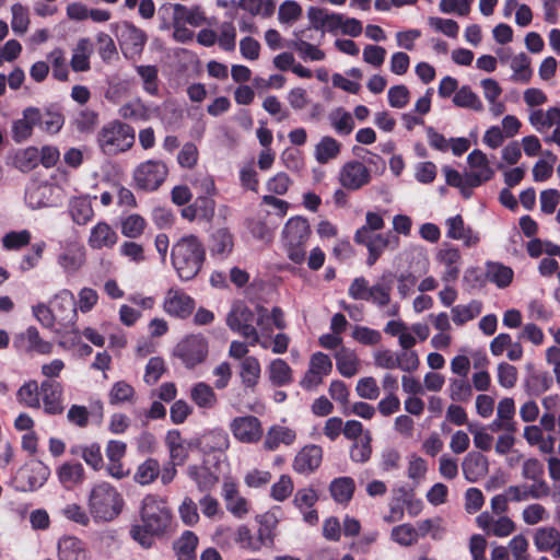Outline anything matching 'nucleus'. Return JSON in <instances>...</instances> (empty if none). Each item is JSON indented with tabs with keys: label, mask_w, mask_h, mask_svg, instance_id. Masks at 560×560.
Segmentation results:
<instances>
[{
	"label": "nucleus",
	"mask_w": 560,
	"mask_h": 560,
	"mask_svg": "<svg viewBox=\"0 0 560 560\" xmlns=\"http://www.w3.org/2000/svg\"><path fill=\"white\" fill-rule=\"evenodd\" d=\"M171 521L166 502L155 495H147L142 500L140 523L131 526L130 536L143 548H150L154 539L167 530Z\"/></svg>",
	"instance_id": "1"
},
{
	"label": "nucleus",
	"mask_w": 560,
	"mask_h": 560,
	"mask_svg": "<svg viewBox=\"0 0 560 560\" xmlns=\"http://www.w3.org/2000/svg\"><path fill=\"white\" fill-rule=\"evenodd\" d=\"M206 249L200 240L185 235L176 241L171 249V262L178 278L183 281L194 279L202 268Z\"/></svg>",
	"instance_id": "2"
},
{
	"label": "nucleus",
	"mask_w": 560,
	"mask_h": 560,
	"mask_svg": "<svg viewBox=\"0 0 560 560\" xmlns=\"http://www.w3.org/2000/svg\"><path fill=\"white\" fill-rule=\"evenodd\" d=\"M124 498L112 483L101 481L93 485L88 493V511L95 523L114 521L122 511Z\"/></svg>",
	"instance_id": "3"
},
{
	"label": "nucleus",
	"mask_w": 560,
	"mask_h": 560,
	"mask_svg": "<svg viewBox=\"0 0 560 560\" xmlns=\"http://www.w3.org/2000/svg\"><path fill=\"white\" fill-rule=\"evenodd\" d=\"M71 188L70 176L57 171L48 182H33L25 192V201L32 209L56 207L62 202Z\"/></svg>",
	"instance_id": "4"
},
{
	"label": "nucleus",
	"mask_w": 560,
	"mask_h": 560,
	"mask_svg": "<svg viewBox=\"0 0 560 560\" xmlns=\"http://www.w3.org/2000/svg\"><path fill=\"white\" fill-rule=\"evenodd\" d=\"M135 129L118 119L105 124L97 133V144L101 151L109 156L130 150L135 144Z\"/></svg>",
	"instance_id": "5"
},
{
	"label": "nucleus",
	"mask_w": 560,
	"mask_h": 560,
	"mask_svg": "<svg viewBox=\"0 0 560 560\" xmlns=\"http://www.w3.org/2000/svg\"><path fill=\"white\" fill-rule=\"evenodd\" d=\"M256 308L250 310L244 302H235L226 316L229 328L248 340L249 346L259 345L264 349L269 348L267 339H260L258 329L254 326Z\"/></svg>",
	"instance_id": "6"
},
{
	"label": "nucleus",
	"mask_w": 560,
	"mask_h": 560,
	"mask_svg": "<svg viewBox=\"0 0 560 560\" xmlns=\"http://www.w3.org/2000/svg\"><path fill=\"white\" fill-rule=\"evenodd\" d=\"M311 235L308 221L303 217L288 220L282 231L283 245L288 257L295 264L305 259V244Z\"/></svg>",
	"instance_id": "7"
},
{
	"label": "nucleus",
	"mask_w": 560,
	"mask_h": 560,
	"mask_svg": "<svg viewBox=\"0 0 560 560\" xmlns=\"http://www.w3.org/2000/svg\"><path fill=\"white\" fill-rule=\"evenodd\" d=\"M168 167L161 160H147L136 166L132 179L137 188L144 191H154L165 182Z\"/></svg>",
	"instance_id": "8"
},
{
	"label": "nucleus",
	"mask_w": 560,
	"mask_h": 560,
	"mask_svg": "<svg viewBox=\"0 0 560 560\" xmlns=\"http://www.w3.org/2000/svg\"><path fill=\"white\" fill-rule=\"evenodd\" d=\"M354 241L368 248L369 256L366 258V264L369 266H373L385 249L389 248L395 250L399 246L398 236L390 232L368 234L364 229L357 230Z\"/></svg>",
	"instance_id": "9"
},
{
	"label": "nucleus",
	"mask_w": 560,
	"mask_h": 560,
	"mask_svg": "<svg viewBox=\"0 0 560 560\" xmlns=\"http://www.w3.org/2000/svg\"><path fill=\"white\" fill-rule=\"evenodd\" d=\"M174 355L178 358L186 368L192 369L207 359L208 340L200 334L189 335L177 343L174 349Z\"/></svg>",
	"instance_id": "10"
},
{
	"label": "nucleus",
	"mask_w": 560,
	"mask_h": 560,
	"mask_svg": "<svg viewBox=\"0 0 560 560\" xmlns=\"http://www.w3.org/2000/svg\"><path fill=\"white\" fill-rule=\"evenodd\" d=\"M50 476V469L42 462H35L20 468L14 477L15 488L22 492L42 488Z\"/></svg>",
	"instance_id": "11"
},
{
	"label": "nucleus",
	"mask_w": 560,
	"mask_h": 560,
	"mask_svg": "<svg viewBox=\"0 0 560 560\" xmlns=\"http://www.w3.org/2000/svg\"><path fill=\"white\" fill-rule=\"evenodd\" d=\"M229 429L233 438L244 444H256L264 436L261 421L250 415L233 418Z\"/></svg>",
	"instance_id": "12"
},
{
	"label": "nucleus",
	"mask_w": 560,
	"mask_h": 560,
	"mask_svg": "<svg viewBox=\"0 0 560 560\" xmlns=\"http://www.w3.org/2000/svg\"><path fill=\"white\" fill-rule=\"evenodd\" d=\"M434 259L439 266L443 267L441 280L444 283L455 282L460 272V250L453 244L444 243L435 253Z\"/></svg>",
	"instance_id": "13"
},
{
	"label": "nucleus",
	"mask_w": 560,
	"mask_h": 560,
	"mask_svg": "<svg viewBox=\"0 0 560 560\" xmlns=\"http://www.w3.org/2000/svg\"><path fill=\"white\" fill-rule=\"evenodd\" d=\"M368 302L380 310L387 308V316H397L400 311L398 303L392 302V277L390 273H384L371 285Z\"/></svg>",
	"instance_id": "14"
},
{
	"label": "nucleus",
	"mask_w": 560,
	"mask_h": 560,
	"mask_svg": "<svg viewBox=\"0 0 560 560\" xmlns=\"http://www.w3.org/2000/svg\"><path fill=\"white\" fill-rule=\"evenodd\" d=\"M467 182L469 187H478L494 176V170L486 153L481 150H472L467 156Z\"/></svg>",
	"instance_id": "15"
},
{
	"label": "nucleus",
	"mask_w": 560,
	"mask_h": 560,
	"mask_svg": "<svg viewBox=\"0 0 560 560\" xmlns=\"http://www.w3.org/2000/svg\"><path fill=\"white\" fill-rule=\"evenodd\" d=\"M331 370L332 362L330 358L324 352H315L310 359L308 369L300 384L304 389H315L323 383L324 377L331 373Z\"/></svg>",
	"instance_id": "16"
},
{
	"label": "nucleus",
	"mask_w": 560,
	"mask_h": 560,
	"mask_svg": "<svg viewBox=\"0 0 560 560\" xmlns=\"http://www.w3.org/2000/svg\"><path fill=\"white\" fill-rule=\"evenodd\" d=\"M371 180L370 170L360 161L345 163L338 173V182L342 188L358 190Z\"/></svg>",
	"instance_id": "17"
},
{
	"label": "nucleus",
	"mask_w": 560,
	"mask_h": 560,
	"mask_svg": "<svg viewBox=\"0 0 560 560\" xmlns=\"http://www.w3.org/2000/svg\"><path fill=\"white\" fill-rule=\"evenodd\" d=\"M195 308V300L184 290L171 288L165 293L163 310L166 314L177 318H187Z\"/></svg>",
	"instance_id": "18"
},
{
	"label": "nucleus",
	"mask_w": 560,
	"mask_h": 560,
	"mask_svg": "<svg viewBox=\"0 0 560 560\" xmlns=\"http://www.w3.org/2000/svg\"><path fill=\"white\" fill-rule=\"evenodd\" d=\"M56 320L63 326L74 324L77 319V303L70 290L62 289L50 300Z\"/></svg>",
	"instance_id": "19"
},
{
	"label": "nucleus",
	"mask_w": 560,
	"mask_h": 560,
	"mask_svg": "<svg viewBox=\"0 0 560 560\" xmlns=\"http://www.w3.org/2000/svg\"><path fill=\"white\" fill-rule=\"evenodd\" d=\"M476 524L487 535L500 538L510 536L516 528L514 521L509 516L500 515L495 517L487 511L476 517Z\"/></svg>",
	"instance_id": "20"
},
{
	"label": "nucleus",
	"mask_w": 560,
	"mask_h": 560,
	"mask_svg": "<svg viewBox=\"0 0 560 560\" xmlns=\"http://www.w3.org/2000/svg\"><path fill=\"white\" fill-rule=\"evenodd\" d=\"M44 412L50 416L61 415L65 410L63 388L60 383L44 381L40 384V405Z\"/></svg>",
	"instance_id": "21"
},
{
	"label": "nucleus",
	"mask_w": 560,
	"mask_h": 560,
	"mask_svg": "<svg viewBox=\"0 0 560 560\" xmlns=\"http://www.w3.org/2000/svg\"><path fill=\"white\" fill-rule=\"evenodd\" d=\"M85 256L83 246L70 242L62 247L57 257V262L65 273L72 276L83 267Z\"/></svg>",
	"instance_id": "22"
},
{
	"label": "nucleus",
	"mask_w": 560,
	"mask_h": 560,
	"mask_svg": "<svg viewBox=\"0 0 560 560\" xmlns=\"http://www.w3.org/2000/svg\"><path fill=\"white\" fill-rule=\"evenodd\" d=\"M259 330L260 339H267L272 334V325L277 329L285 328V320L283 312L280 307H273L271 312H269L266 307L261 305L256 306V320Z\"/></svg>",
	"instance_id": "23"
},
{
	"label": "nucleus",
	"mask_w": 560,
	"mask_h": 560,
	"mask_svg": "<svg viewBox=\"0 0 560 560\" xmlns=\"http://www.w3.org/2000/svg\"><path fill=\"white\" fill-rule=\"evenodd\" d=\"M118 242V233L105 221H100L90 230L88 245L93 250L112 249Z\"/></svg>",
	"instance_id": "24"
},
{
	"label": "nucleus",
	"mask_w": 560,
	"mask_h": 560,
	"mask_svg": "<svg viewBox=\"0 0 560 560\" xmlns=\"http://www.w3.org/2000/svg\"><path fill=\"white\" fill-rule=\"evenodd\" d=\"M58 560H89L85 542L77 536L65 535L57 541Z\"/></svg>",
	"instance_id": "25"
},
{
	"label": "nucleus",
	"mask_w": 560,
	"mask_h": 560,
	"mask_svg": "<svg viewBox=\"0 0 560 560\" xmlns=\"http://www.w3.org/2000/svg\"><path fill=\"white\" fill-rule=\"evenodd\" d=\"M446 236L454 241H462L466 247H472L480 241V236L470 226H466L462 215L456 214L445 220Z\"/></svg>",
	"instance_id": "26"
},
{
	"label": "nucleus",
	"mask_w": 560,
	"mask_h": 560,
	"mask_svg": "<svg viewBox=\"0 0 560 560\" xmlns=\"http://www.w3.org/2000/svg\"><path fill=\"white\" fill-rule=\"evenodd\" d=\"M323 450L318 445H306L295 455L293 468L299 474L308 475L322 464Z\"/></svg>",
	"instance_id": "27"
},
{
	"label": "nucleus",
	"mask_w": 560,
	"mask_h": 560,
	"mask_svg": "<svg viewBox=\"0 0 560 560\" xmlns=\"http://www.w3.org/2000/svg\"><path fill=\"white\" fill-rule=\"evenodd\" d=\"M506 490L512 502L539 500L550 494V487L546 481L532 485L510 486Z\"/></svg>",
	"instance_id": "28"
},
{
	"label": "nucleus",
	"mask_w": 560,
	"mask_h": 560,
	"mask_svg": "<svg viewBox=\"0 0 560 560\" xmlns=\"http://www.w3.org/2000/svg\"><path fill=\"white\" fill-rule=\"evenodd\" d=\"M462 470L467 481L477 482L485 478L489 471L488 459L480 453L470 452L463 459Z\"/></svg>",
	"instance_id": "29"
},
{
	"label": "nucleus",
	"mask_w": 560,
	"mask_h": 560,
	"mask_svg": "<svg viewBox=\"0 0 560 560\" xmlns=\"http://www.w3.org/2000/svg\"><path fill=\"white\" fill-rule=\"evenodd\" d=\"M317 500L318 495L312 488L300 489L294 494L293 504L303 514V520L311 525L318 522L317 511L313 509Z\"/></svg>",
	"instance_id": "30"
},
{
	"label": "nucleus",
	"mask_w": 560,
	"mask_h": 560,
	"mask_svg": "<svg viewBox=\"0 0 560 560\" xmlns=\"http://www.w3.org/2000/svg\"><path fill=\"white\" fill-rule=\"evenodd\" d=\"M155 114H159V107L149 106L141 98H133L118 109L121 118L135 121H147Z\"/></svg>",
	"instance_id": "31"
},
{
	"label": "nucleus",
	"mask_w": 560,
	"mask_h": 560,
	"mask_svg": "<svg viewBox=\"0 0 560 560\" xmlns=\"http://www.w3.org/2000/svg\"><path fill=\"white\" fill-rule=\"evenodd\" d=\"M296 440V432L288 427L275 424L270 427L265 435L264 448L276 451L280 445L290 446Z\"/></svg>",
	"instance_id": "32"
},
{
	"label": "nucleus",
	"mask_w": 560,
	"mask_h": 560,
	"mask_svg": "<svg viewBox=\"0 0 560 560\" xmlns=\"http://www.w3.org/2000/svg\"><path fill=\"white\" fill-rule=\"evenodd\" d=\"M165 444L170 452L171 462L174 465H183L188 457L191 443L185 441L179 431L171 430L166 433Z\"/></svg>",
	"instance_id": "33"
},
{
	"label": "nucleus",
	"mask_w": 560,
	"mask_h": 560,
	"mask_svg": "<svg viewBox=\"0 0 560 560\" xmlns=\"http://www.w3.org/2000/svg\"><path fill=\"white\" fill-rule=\"evenodd\" d=\"M119 40L126 54L136 55L142 50L147 42V35L133 24L126 23L121 30Z\"/></svg>",
	"instance_id": "34"
},
{
	"label": "nucleus",
	"mask_w": 560,
	"mask_h": 560,
	"mask_svg": "<svg viewBox=\"0 0 560 560\" xmlns=\"http://www.w3.org/2000/svg\"><path fill=\"white\" fill-rule=\"evenodd\" d=\"M68 212L78 225H85L94 218V210L89 196L72 197L69 200Z\"/></svg>",
	"instance_id": "35"
},
{
	"label": "nucleus",
	"mask_w": 560,
	"mask_h": 560,
	"mask_svg": "<svg viewBox=\"0 0 560 560\" xmlns=\"http://www.w3.org/2000/svg\"><path fill=\"white\" fill-rule=\"evenodd\" d=\"M240 377L245 389L254 390L261 377V365L256 357H245L240 363Z\"/></svg>",
	"instance_id": "36"
},
{
	"label": "nucleus",
	"mask_w": 560,
	"mask_h": 560,
	"mask_svg": "<svg viewBox=\"0 0 560 560\" xmlns=\"http://www.w3.org/2000/svg\"><path fill=\"white\" fill-rule=\"evenodd\" d=\"M530 125L540 133L560 125V107H550L547 110L535 109L529 114Z\"/></svg>",
	"instance_id": "37"
},
{
	"label": "nucleus",
	"mask_w": 560,
	"mask_h": 560,
	"mask_svg": "<svg viewBox=\"0 0 560 560\" xmlns=\"http://www.w3.org/2000/svg\"><path fill=\"white\" fill-rule=\"evenodd\" d=\"M336 368L343 377H353L361 368L357 353L349 348L341 347L335 353Z\"/></svg>",
	"instance_id": "38"
},
{
	"label": "nucleus",
	"mask_w": 560,
	"mask_h": 560,
	"mask_svg": "<svg viewBox=\"0 0 560 560\" xmlns=\"http://www.w3.org/2000/svg\"><path fill=\"white\" fill-rule=\"evenodd\" d=\"M341 143L331 136H324L315 144L314 158L317 163L324 165L337 160L341 153Z\"/></svg>",
	"instance_id": "39"
},
{
	"label": "nucleus",
	"mask_w": 560,
	"mask_h": 560,
	"mask_svg": "<svg viewBox=\"0 0 560 560\" xmlns=\"http://www.w3.org/2000/svg\"><path fill=\"white\" fill-rule=\"evenodd\" d=\"M57 477L63 488L71 490L84 481L85 472L80 463L67 462L57 469Z\"/></svg>",
	"instance_id": "40"
},
{
	"label": "nucleus",
	"mask_w": 560,
	"mask_h": 560,
	"mask_svg": "<svg viewBox=\"0 0 560 560\" xmlns=\"http://www.w3.org/2000/svg\"><path fill=\"white\" fill-rule=\"evenodd\" d=\"M198 537L191 530H185L174 542L173 550L177 560H196Z\"/></svg>",
	"instance_id": "41"
},
{
	"label": "nucleus",
	"mask_w": 560,
	"mask_h": 560,
	"mask_svg": "<svg viewBox=\"0 0 560 560\" xmlns=\"http://www.w3.org/2000/svg\"><path fill=\"white\" fill-rule=\"evenodd\" d=\"M93 54V44L89 38L78 40L72 50L71 68L75 72H84L90 70V58Z\"/></svg>",
	"instance_id": "42"
},
{
	"label": "nucleus",
	"mask_w": 560,
	"mask_h": 560,
	"mask_svg": "<svg viewBox=\"0 0 560 560\" xmlns=\"http://www.w3.org/2000/svg\"><path fill=\"white\" fill-rule=\"evenodd\" d=\"M513 277L512 268L503 264L489 261L486 265V278L499 289L509 287L513 281Z\"/></svg>",
	"instance_id": "43"
},
{
	"label": "nucleus",
	"mask_w": 560,
	"mask_h": 560,
	"mask_svg": "<svg viewBox=\"0 0 560 560\" xmlns=\"http://www.w3.org/2000/svg\"><path fill=\"white\" fill-rule=\"evenodd\" d=\"M174 9V24L187 23L191 26L198 27L206 21L203 11L198 8H187L184 4L176 3Z\"/></svg>",
	"instance_id": "44"
},
{
	"label": "nucleus",
	"mask_w": 560,
	"mask_h": 560,
	"mask_svg": "<svg viewBox=\"0 0 560 560\" xmlns=\"http://www.w3.org/2000/svg\"><path fill=\"white\" fill-rule=\"evenodd\" d=\"M191 400L203 409H212L218 401L213 388L205 382L195 384L190 390Z\"/></svg>",
	"instance_id": "45"
},
{
	"label": "nucleus",
	"mask_w": 560,
	"mask_h": 560,
	"mask_svg": "<svg viewBox=\"0 0 560 560\" xmlns=\"http://www.w3.org/2000/svg\"><path fill=\"white\" fill-rule=\"evenodd\" d=\"M332 129L341 136L350 135L354 129L352 115L342 107L335 108L328 116Z\"/></svg>",
	"instance_id": "46"
},
{
	"label": "nucleus",
	"mask_w": 560,
	"mask_h": 560,
	"mask_svg": "<svg viewBox=\"0 0 560 560\" xmlns=\"http://www.w3.org/2000/svg\"><path fill=\"white\" fill-rule=\"evenodd\" d=\"M126 444L121 441L112 440L107 443L106 446V456L110 462V466L108 468L112 476L116 478H121L124 472L121 470L120 465L118 463L126 455Z\"/></svg>",
	"instance_id": "47"
},
{
	"label": "nucleus",
	"mask_w": 560,
	"mask_h": 560,
	"mask_svg": "<svg viewBox=\"0 0 560 560\" xmlns=\"http://www.w3.org/2000/svg\"><path fill=\"white\" fill-rule=\"evenodd\" d=\"M510 67L513 71L511 77L512 81L528 83L533 77L529 57L521 52L511 59Z\"/></svg>",
	"instance_id": "48"
},
{
	"label": "nucleus",
	"mask_w": 560,
	"mask_h": 560,
	"mask_svg": "<svg viewBox=\"0 0 560 560\" xmlns=\"http://www.w3.org/2000/svg\"><path fill=\"white\" fill-rule=\"evenodd\" d=\"M16 397L19 402L28 408H40V386L36 381H28L23 384L19 388Z\"/></svg>",
	"instance_id": "49"
},
{
	"label": "nucleus",
	"mask_w": 560,
	"mask_h": 560,
	"mask_svg": "<svg viewBox=\"0 0 560 560\" xmlns=\"http://www.w3.org/2000/svg\"><path fill=\"white\" fill-rule=\"evenodd\" d=\"M233 236L228 229H218L210 241V250L212 255L225 256L232 252Z\"/></svg>",
	"instance_id": "50"
},
{
	"label": "nucleus",
	"mask_w": 560,
	"mask_h": 560,
	"mask_svg": "<svg viewBox=\"0 0 560 560\" xmlns=\"http://www.w3.org/2000/svg\"><path fill=\"white\" fill-rule=\"evenodd\" d=\"M354 481L350 477H340L331 481L330 493L338 503H348L354 492Z\"/></svg>",
	"instance_id": "51"
},
{
	"label": "nucleus",
	"mask_w": 560,
	"mask_h": 560,
	"mask_svg": "<svg viewBox=\"0 0 560 560\" xmlns=\"http://www.w3.org/2000/svg\"><path fill=\"white\" fill-rule=\"evenodd\" d=\"M560 532L551 526L539 527L535 530L533 540L536 549L540 552L551 551Z\"/></svg>",
	"instance_id": "52"
},
{
	"label": "nucleus",
	"mask_w": 560,
	"mask_h": 560,
	"mask_svg": "<svg viewBox=\"0 0 560 560\" xmlns=\"http://www.w3.org/2000/svg\"><path fill=\"white\" fill-rule=\"evenodd\" d=\"M269 380L273 385L284 386L292 381V370L282 359H275L268 366Z\"/></svg>",
	"instance_id": "53"
},
{
	"label": "nucleus",
	"mask_w": 560,
	"mask_h": 560,
	"mask_svg": "<svg viewBox=\"0 0 560 560\" xmlns=\"http://www.w3.org/2000/svg\"><path fill=\"white\" fill-rule=\"evenodd\" d=\"M390 538L402 547H409L419 540V533L411 524H401L392 528Z\"/></svg>",
	"instance_id": "54"
},
{
	"label": "nucleus",
	"mask_w": 560,
	"mask_h": 560,
	"mask_svg": "<svg viewBox=\"0 0 560 560\" xmlns=\"http://www.w3.org/2000/svg\"><path fill=\"white\" fill-rule=\"evenodd\" d=\"M453 102L458 107L481 112L483 105L478 95L467 85L462 86L453 96Z\"/></svg>",
	"instance_id": "55"
},
{
	"label": "nucleus",
	"mask_w": 560,
	"mask_h": 560,
	"mask_svg": "<svg viewBox=\"0 0 560 560\" xmlns=\"http://www.w3.org/2000/svg\"><path fill=\"white\" fill-rule=\"evenodd\" d=\"M430 28L435 32L443 34L450 38H457L459 34V25L455 20L445 19L440 16H429L427 20Z\"/></svg>",
	"instance_id": "56"
},
{
	"label": "nucleus",
	"mask_w": 560,
	"mask_h": 560,
	"mask_svg": "<svg viewBox=\"0 0 560 560\" xmlns=\"http://www.w3.org/2000/svg\"><path fill=\"white\" fill-rule=\"evenodd\" d=\"M452 318L456 325H464L481 313V303L471 301L466 305H456L452 308Z\"/></svg>",
	"instance_id": "57"
},
{
	"label": "nucleus",
	"mask_w": 560,
	"mask_h": 560,
	"mask_svg": "<svg viewBox=\"0 0 560 560\" xmlns=\"http://www.w3.org/2000/svg\"><path fill=\"white\" fill-rule=\"evenodd\" d=\"M160 474V464L154 458H148L140 464L135 474V480L142 485H150L153 482Z\"/></svg>",
	"instance_id": "58"
},
{
	"label": "nucleus",
	"mask_w": 560,
	"mask_h": 560,
	"mask_svg": "<svg viewBox=\"0 0 560 560\" xmlns=\"http://www.w3.org/2000/svg\"><path fill=\"white\" fill-rule=\"evenodd\" d=\"M372 435L370 431H365L362 438L357 440L350 450V457L355 463H365L372 455Z\"/></svg>",
	"instance_id": "59"
},
{
	"label": "nucleus",
	"mask_w": 560,
	"mask_h": 560,
	"mask_svg": "<svg viewBox=\"0 0 560 560\" xmlns=\"http://www.w3.org/2000/svg\"><path fill=\"white\" fill-rule=\"evenodd\" d=\"M121 234L128 238H137L141 236L147 226L144 218L133 213L121 219Z\"/></svg>",
	"instance_id": "60"
},
{
	"label": "nucleus",
	"mask_w": 560,
	"mask_h": 560,
	"mask_svg": "<svg viewBox=\"0 0 560 560\" xmlns=\"http://www.w3.org/2000/svg\"><path fill=\"white\" fill-rule=\"evenodd\" d=\"M133 387L125 381L116 382L108 394L110 405H120L126 402H132L135 399Z\"/></svg>",
	"instance_id": "61"
},
{
	"label": "nucleus",
	"mask_w": 560,
	"mask_h": 560,
	"mask_svg": "<svg viewBox=\"0 0 560 560\" xmlns=\"http://www.w3.org/2000/svg\"><path fill=\"white\" fill-rule=\"evenodd\" d=\"M291 47L294 48L299 52L300 57L305 61H320L326 57L325 52L318 46H315L300 37L291 43Z\"/></svg>",
	"instance_id": "62"
},
{
	"label": "nucleus",
	"mask_w": 560,
	"mask_h": 560,
	"mask_svg": "<svg viewBox=\"0 0 560 560\" xmlns=\"http://www.w3.org/2000/svg\"><path fill=\"white\" fill-rule=\"evenodd\" d=\"M22 338L26 341L27 349L31 351H35L40 354H48L52 351V343L43 340L35 327H28L22 335Z\"/></svg>",
	"instance_id": "63"
},
{
	"label": "nucleus",
	"mask_w": 560,
	"mask_h": 560,
	"mask_svg": "<svg viewBox=\"0 0 560 560\" xmlns=\"http://www.w3.org/2000/svg\"><path fill=\"white\" fill-rule=\"evenodd\" d=\"M32 240L31 232L27 230L11 231L3 235L1 243L7 250H19L30 244Z\"/></svg>",
	"instance_id": "64"
}]
</instances>
